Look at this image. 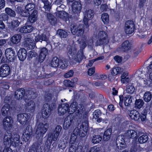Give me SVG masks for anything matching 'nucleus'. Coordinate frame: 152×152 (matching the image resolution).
I'll list each match as a JSON object with an SVG mask.
<instances>
[{"mask_svg":"<svg viewBox=\"0 0 152 152\" xmlns=\"http://www.w3.org/2000/svg\"><path fill=\"white\" fill-rule=\"evenodd\" d=\"M103 137L100 134L94 135L92 139V142L93 143L95 144L99 143L102 140Z\"/></svg>","mask_w":152,"mask_h":152,"instance_id":"obj_36","label":"nucleus"},{"mask_svg":"<svg viewBox=\"0 0 152 152\" xmlns=\"http://www.w3.org/2000/svg\"><path fill=\"white\" fill-rule=\"evenodd\" d=\"M34 27L32 25H28L26 23L25 25L21 27L19 31L21 33L26 34L31 33L33 30Z\"/></svg>","mask_w":152,"mask_h":152,"instance_id":"obj_25","label":"nucleus"},{"mask_svg":"<svg viewBox=\"0 0 152 152\" xmlns=\"http://www.w3.org/2000/svg\"><path fill=\"white\" fill-rule=\"evenodd\" d=\"M135 29V25L133 22L129 20L126 22L125 25V31L126 34H131Z\"/></svg>","mask_w":152,"mask_h":152,"instance_id":"obj_18","label":"nucleus"},{"mask_svg":"<svg viewBox=\"0 0 152 152\" xmlns=\"http://www.w3.org/2000/svg\"><path fill=\"white\" fill-rule=\"evenodd\" d=\"M130 134L129 136V138H130V139H137V132L135 131L134 130H130Z\"/></svg>","mask_w":152,"mask_h":152,"instance_id":"obj_47","label":"nucleus"},{"mask_svg":"<svg viewBox=\"0 0 152 152\" xmlns=\"http://www.w3.org/2000/svg\"><path fill=\"white\" fill-rule=\"evenodd\" d=\"M66 8L65 5L61 4L57 7L56 8L58 13L56 14L57 17L62 19V20L66 22V12L64 11Z\"/></svg>","mask_w":152,"mask_h":152,"instance_id":"obj_13","label":"nucleus"},{"mask_svg":"<svg viewBox=\"0 0 152 152\" xmlns=\"http://www.w3.org/2000/svg\"><path fill=\"white\" fill-rule=\"evenodd\" d=\"M37 55V53L34 50H31L28 53V58H32L33 57H35Z\"/></svg>","mask_w":152,"mask_h":152,"instance_id":"obj_48","label":"nucleus"},{"mask_svg":"<svg viewBox=\"0 0 152 152\" xmlns=\"http://www.w3.org/2000/svg\"><path fill=\"white\" fill-rule=\"evenodd\" d=\"M146 0H139L138 7L140 10H142L144 7Z\"/></svg>","mask_w":152,"mask_h":152,"instance_id":"obj_49","label":"nucleus"},{"mask_svg":"<svg viewBox=\"0 0 152 152\" xmlns=\"http://www.w3.org/2000/svg\"><path fill=\"white\" fill-rule=\"evenodd\" d=\"M95 72V68L94 67L90 68L88 69V74L89 76H91Z\"/></svg>","mask_w":152,"mask_h":152,"instance_id":"obj_53","label":"nucleus"},{"mask_svg":"<svg viewBox=\"0 0 152 152\" xmlns=\"http://www.w3.org/2000/svg\"><path fill=\"white\" fill-rule=\"evenodd\" d=\"M107 36V33L105 31H99L98 34L97 39L95 43L96 46L107 44L108 42L106 37Z\"/></svg>","mask_w":152,"mask_h":152,"instance_id":"obj_12","label":"nucleus"},{"mask_svg":"<svg viewBox=\"0 0 152 152\" xmlns=\"http://www.w3.org/2000/svg\"><path fill=\"white\" fill-rule=\"evenodd\" d=\"M53 82H54V81L51 79H49L45 81L44 83V85L48 86L51 84Z\"/></svg>","mask_w":152,"mask_h":152,"instance_id":"obj_58","label":"nucleus"},{"mask_svg":"<svg viewBox=\"0 0 152 152\" xmlns=\"http://www.w3.org/2000/svg\"><path fill=\"white\" fill-rule=\"evenodd\" d=\"M10 106L9 104H5L2 107L1 110L2 116L5 117L7 116L10 113L11 110L10 108Z\"/></svg>","mask_w":152,"mask_h":152,"instance_id":"obj_27","label":"nucleus"},{"mask_svg":"<svg viewBox=\"0 0 152 152\" xmlns=\"http://www.w3.org/2000/svg\"><path fill=\"white\" fill-rule=\"evenodd\" d=\"M152 82L149 80L145 79L144 80L143 83L144 84V87L147 88H149L151 87V85Z\"/></svg>","mask_w":152,"mask_h":152,"instance_id":"obj_52","label":"nucleus"},{"mask_svg":"<svg viewBox=\"0 0 152 152\" xmlns=\"http://www.w3.org/2000/svg\"><path fill=\"white\" fill-rule=\"evenodd\" d=\"M69 104L67 103V112L69 115H67V121L69 123L68 126L69 127L74 122L80 119L82 122L80 127V130L82 131V133L80 134L81 137L85 136L88 130V113L85 112L83 114L82 111L78 109L77 104V102H73L69 107Z\"/></svg>","mask_w":152,"mask_h":152,"instance_id":"obj_2","label":"nucleus"},{"mask_svg":"<svg viewBox=\"0 0 152 152\" xmlns=\"http://www.w3.org/2000/svg\"><path fill=\"white\" fill-rule=\"evenodd\" d=\"M16 11L17 12L21 15V14L23 12V9L21 6H18L16 9Z\"/></svg>","mask_w":152,"mask_h":152,"instance_id":"obj_55","label":"nucleus"},{"mask_svg":"<svg viewBox=\"0 0 152 152\" xmlns=\"http://www.w3.org/2000/svg\"><path fill=\"white\" fill-rule=\"evenodd\" d=\"M29 113H23L17 115L18 121L23 126H27L26 130H24L22 136V141L27 142L32 134L33 129L31 126L29 125L30 118Z\"/></svg>","mask_w":152,"mask_h":152,"instance_id":"obj_4","label":"nucleus"},{"mask_svg":"<svg viewBox=\"0 0 152 152\" xmlns=\"http://www.w3.org/2000/svg\"><path fill=\"white\" fill-rule=\"evenodd\" d=\"M27 102H26L25 105V110L27 112L31 113H33L34 111L35 106L34 102L31 100H29L28 99Z\"/></svg>","mask_w":152,"mask_h":152,"instance_id":"obj_23","label":"nucleus"},{"mask_svg":"<svg viewBox=\"0 0 152 152\" xmlns=\"http://www.w3.org/2000/svg\"><path fill=\"white\" fill-rule=\"evenodd\" d=\"M74 72L72 70H70L67 72V78L72 77L74 74Z\"/></svg>","mask_w":152,"mask_h":152,"instance_id":"obj_63","label":"nucleus"},{"mask_svg":"<svg viewBox=\"0 0 152 152\" xmlns=\"http://www.w3.org/2000/svg\"><path fill=\"white\" fill-rule=\"evenodd\" d=\"M144 104V102L142 99H136L134 104V107L136 109H140L142 107Z\"/></svg>","mask_w":152,"mask_h":152,"instance_id":"obj_34","label":"nucleus"},{"mask_svg":"<svg viewBox=\"0 0 152 152\" xmlns=\"http://www.w3.org/2000/svg\"><path fill=\"white\" fill-rule=\"evenodd\" d=\"M71 10H70L69 8V13L67 12V21H72L75 18H76L77 16H79L80 14L81 11L82 5L80 1H75L71 5Z\"/></svg>","mask_w":152,"mask_h":152,"instance_id":"obj_7","label":"nucleus"},{"mask_svg":"<svg viewBox=\"0 0 152 152\" xmlns=\"http://www.w3.org/2000/svg\"><path fill=\"white\" fill-rule=\"evenodd\" d=\"M107 109L110 111H113L115 109L114 107V105L112 104L109 105L107 107Z\"/></svg>","mask_w":152,"mask_h":152,"instance_id":"obj_64","label":"nucleus"},{"mask_svg":"<svg viewBox=\"0 0 152 152\" xmlns=\"http://www.w3.org/2000/svg\"><path fill=\"white\" fill-rule=\"evenodd\" d=\"M6 13L8 15L11 17H15L16 16L15 11L9 7H6L5 9Z\"/></svg>","mask_w":152,"mask_h":152,"instance_id":"obj_38","label":"nucleus"},{"mask_svg":"<svg viewBox=\"0 0 152 152\" xmlns=\"http://www.w3.org/2000/svg\"><path fill=\"white\" fill-rule=\"evenodd\" d=\"M5 25L3 21L0 20V33L5 28Z\"/></svg>","mask_w":152,"mask_h":152,"instance_id":"obj_57","label":"nucleus"},{"mask_svg":"<svg viewBox=\"0 0 152 152\" xmlns=\"http://www.w3.org/2000/svg\"><path fill=\"white\" fill-rule=\"evenodd\" d=\"M125 137V136L123 135H119L117 137L116 143L118 151L121 152L126 147Z\"/></svg>","mask_w":152,"mask_h":152,"instance_id":"obj_15","label":"nucleus"},{"mask_svg":"<svg viewBox=\"0 0 152 152\" xmlns=\"http://www.w3.org/2000/svg\"><path fill=\"white\" fill-rule=\"evenodd\" d=\"M5 5V1L4 0H0V10L4 8Z\"/></svg>","mask_w":152,"mask_h":152,"instance_id":"obj_62","label":"nucleus"},{"mask_svg":"<svg viewBox=\"0 0 152 152\" xmlns=\"http://www.w3.org/2000/svg\"><path fill=\"white\" fill-rule=\"evenodd\" d=\"M82 131L80 130V128H75L74 131L73 133L71 135L69 140V144H71L69 150V152H76L78 150V145L75 143L76 140L77 138V136H79L80 137H83L85 136L81 137L80 136V134L82 133Z\"/></svg>","mask_w":152,"mask_h":152,"instance_id":"obj_8","label":"nucleus"},{"mask_svg":"<svg viewBox=\"0 0 152 152\" xmlns=\"http://www.w3.org/2000/svg\"><path fill=\"white\" fill-rule=\"evenodd\" d=\"M58 112L60 116L64 115L66 113V103L59 104L58 109Z\"/></svg>","mask_w":152,"mask_h":152,"instance_id":"obj_30","label":"nucleus"},{"mask_svg":"<svg viewBox=\"0 0 152 152\" xmlns=\"http://www.w3.org/2000/svg\"><path fill=\"white\" fill-rule=\"evenodd\" d=\"M135 88L132 85L127 86L126 88V91L129 94H133L135 91Z\"/></svg>","mask_w":152,"mask_h":152,"instance_id":"obj_42","label":"nucleus"},{"mask_svg":"<svg viewBox=\"0 0 152 152\" xmlns=\"http://www.w3.org/2000/svg\"><path fill=\"white\" fill-rule=\"evenodd\" d=\"M39 55L36 58V59L38 63H42L45 59L48 53V49L45 47L41 48H39Z\"/></svg>","mask_w":152,"mask_h":152,"instance_id":"obj_17","label":"nucleus"},{"mask_svg":"<svg viewBox=\"0 0 152 152\" xmlns=\"http://www.w3.org/2000/svg\"><path fill=\"white\" fill-rule=\"evenodd\" d=\"M78 79L77 77H74L71 80V81L67 80V87L73 88L75 84L77 82Z\"/></svg>","mask_w":152,"mask_h":152,"instance_id":"obj_40","label":"nucleus"},{"mask_svg":"<svg viewBox=\"0 0 152 152\" xmlns=\"http://www.w3.org/2000/svg\"><path fill=\"white\" fill-rule=\"evenodd\" d=\"M129 77L122 78L121 79V81L123 83H128L129 81Z\"/></svg>","mask_w":152,"mask_h":152,"instance_id":"obj_60","label":"nucleus"},{"mask_svg":"<svg viewBox=\"0 0 152 152\" xmlns=\"http://www.w3.org/2000/svg\"><path fill=\"white\" fill-rule=\"evenodd\" d=\"M119 105L123 108V103L124 101V104L125 106H129L132 103L133 97L130 95H126L124 97L123 95H121L119 96Z\"/></svg>","mask_w":152,"mask_h":152,"instance_id":"obj_14","label":"nucleus"},{"mask_svg":"<svg viewBox=\"0 0 152 152\" xmlns=\"http://www.w3.org/2000/svg\"><path fill=\"white\" fill-rule=\"evenodd\" d=\"M35 40L36 42L40 40L47 41L48 40V38L45 34H42L41 35H38L37 36H36Z\"/></svg>","mask_w":152,"mask_h":152,"instance_id":"obj_35","label":"nucleus"},{"mask_svg":"<svg viewBox=\"0 0 152 152\" xmlns=\"http://www.w3.org/2000/svg\"><path fill=\"white\" fill-rule=\"evenodd\" d=\"M22 36L20 34H15L11 37L10 39V44L12 45L17 44L19 42Z\"/></svg>","mask_w":152,"mask_h":152,"instance_id":"obj_31","label":"nucleus"},{"mask_svg":"<svg viewBox=\"0 0 152 152\" xmlns=\"http://www.w3.org/2000/svg\"><path fill=\"white\" fill-rule=\"evenodd\" d=\"M132 47V43L128 40L124 41L119 47L121 51L123 52L127 53L130 50Z\"/></svg>","mask_w":152,"mask_h":152,"instance_id":"obj_20","label":"nucleus"},{"mask_svg":"<svg viewBox=\"0 0 152 152\" xmlns=\"http://www.w3.org/2000/svg\"><path fill=\"white\" fill-rule=\"evenodd\" d=\"M114 60L117 63H121L122 60V57L118 55H116L114 57Z\"/></svg>","mask_w":152,"mask_h":152,"instance_id":"obj_54","label":"nucleus"},{"mask_svg":"<svg viewBox=\"0 0 152 152\" xmlns=\"http://www.w3.org/2000/svg\"><path fill=\"white\" fill-rule=\"evenodd\" d=\"M0 76L2 77H5L8 76L10 72V66L7 64H4L0 67Z\"/></svg>","mask_w":152,"mask_h":152,"instance_id":"obj_22","label":"nucleus"},{"mask_svg":"<svg viewBox=\"0 0 152 152\" xmlns=\"http://www.w3.org/2000/svg\"><path fill=\"white\" fill-rule=\"evenodd\" d=\"M9 104L10 106V108L11 110H15L18 108L16 102L15 100H12Z\"/></svg>","mask_w":152,"mask_h":152,"instance_id":"obj_45","label":"nucleus"},{"mask_svg":"<svg viewBox=\"0 0 152 152\" xmlns=\"http://www.w3.org/2000/svg\"><path fill=\"white\" fill-rule=\"evenodd\" d=\"M87 18L89 19H91L94 16V12L92 10H88L86 12V15Z\"/></svg>","mask_w":152,"mask_h":152,"instance_id":"obj_46","label":"nucleus"},{"mask_svg":"<svg viewBox=\"0 0 152 152\" xmlns=\"http://www.w3.org/2000/svg\"><path fill=\"white\" fill-rule=\"evenodd\" d=\"M43 3L44 4V8L45 11H50L51 9V7L49 1L48 2Z\"/></svg>","mask_w":152,"mask_h":152,"instance_id":"obj_51","label":"nucleus"},{"mask_svg":"<svg viewBox=\"0 0 152 152\" xmlns=\"http://www.w3.org/2000/svg\"><path fill=\"white\" fill-rule=\"evenodd\" d=\"M52 98L51 94H50L45 96V100L48 103H45L43 105L41 110L42 116L44 121L43 122L39 123L38 125L35 132L37 141L34 143L31 146L28 152H49L50 150V145L49 146L48 143L45 142V144H47V145L45 147L44 151L43 152L42 151L41 145L42 142L43 135L48 128V119L56 106V101H52L51 100Z\"/></svg>","mask_w":152,"mask_h":152,"instance_id":"obj_1","label":"nucleus"},{"mask_svg":"<svg viewBox=\"0 0 152 152\" xmlns=\"http://www.w3.org/2000/svg\"><path fill=\"white\" fill-rule=\"evenodd\" d=\"M112 130L111 128L106 129L103 133L101 132L100 134L102 136L103 140L105 141H108L110 137Z\"/></svg>","mask_w":152,"mask_h":152,"instance_id":"obj_29","label":"nucleus"},{"mask_svg":"<svg viewBox=\"0 0 152 152\" xmlns=\"http://www.w3.org/2000/svg\"><path fill=\"white\" fill-rule=\"evenodd\" d=\"M38 11L36 10H34L28 17V21L31 23H35L37 20Z\"/></svg>","mask_w":152,"mask_h":152,"instance_id":"obj_26","label":"nucleus"},{"mask_svg":"<svg viewBox=\"0 0 152 152\" xmlns=\"http://www.w3.org/2000/svg\"><path fill=\"white\" fill-rule=\"evenodd\" d=\"M69 59V64L73 65L77 62L80 63L84 57L83 50L80 49L77 53V49L75 47L71 46L67 52Z\"/></svg>","mask_w":152,"mask_h":152,"instance_id":"obj_6","label":"nucleus"},{"mask_svg":"<svg viewBox=\"0 0 152 152\" xmlns=\"http://www.w3.org/2000/svg\"><path fill=\"white\" fill-rule=\"evenodd\" d=\"M57 33L61 38L66 37V31L63 30L59 29L57 30Z\"/></svg>","mask_w":152,"mask_h":152,"instance_id":"obj_44","label":"nucleus"},{"mask_svg":"<svg viewBox=\"0 0 152 152\" xmlns=\"http://www.w3.org/2000/svg\"><path fill=\"white\" fill-rule=\"evenodd\" d=\"M148 140V137L146 134H143L140 136L138 139L139 143L142 144L146 142Z\"/></svg>","mask_w":152,"mask_h":152,"instance_id":"obj_41","label":"nucleus"},{"mask_svg":"<svg viewBox=\"0 0 152 152\" xmlns=\"http://www.w3.org/2000/svg\"><path fill=\"white\" fill-rule=\"evenodd\" d=\"M6 41L5 39H0V48H3L6 45Z\"/></svg>","mask_w":152,"mask_h":152,"instance_id":"obj_56","label":"nucleus"},{"mask_svg":"<svg viewBox=\"0 0 152 152\" xmlns=\"http://www.w3.org/2000/svg\"><path fill=\"white\" fill-rule=\"evenodd\" d=\"M26 3L23 4L24 6H25V9L27 11L30 12L36 10L35 9V4L33 3H30V1L28 0V1Z\"/></svg>","mask_w":152,"mask_h":152,"instance_id":"obj_33","label":"nucleus"},{"mask_svg":"<svg viewBox=\"0 0 152 152\" xmlns=\"http://www.w3.org/2000/svg\"><path fill=\"white\" fill-rule=\"evenodd\" d=\"M9 18L8 15L7 14L2 13L0 15V19H1L3 21H7V22L8 23V20Z\"/></svg>","mask_w":152,"mask_h":152,"instance_id":"obj_50","label":"nucleus"},{"mask_svg":"<svg viewBox=\"0 0 152 152\" xmlns=\"http://www.w3.org/2000/svg\"><path fill=\"white\" fill-rule=\"evenodd\" d=\"M61 129V126L58 125L56 126L53 132L48 134L46 143H48L49 146L51 145L52 141L56 140Z\"/></svg>","mask_w":152,"mask_h":152,"instance_id":"obj_11","label":"nucleus"},{"mask_svg":"<svg viewBox=\"0 0 152 152\" xmlns=\"http://www.w3.org/2000/svg\"><path fill=\"white\" fill-rule=\"evenodd\" d=\"M47 17L50 24L52 26H55L57 23V20L56 17L50 13H47Z\"/></svg>","mask_w":152,"mask_h":152,"instance_id":"obj_32","label":"nucleus"},{"mask_svg":"<svg viewBox=\"0 0 152 152\" xmlns=\"http://www.w3.org/2000/svg\"><path fill=\"white\" fill-rule=\"evenodd\" d=\"M129 112V115L132 120L138 122L140 121V120L141 121L146 120L148 112L146 109H144L140 113L134 110H130Z\"/></svg>","mask_w":152,"mask_h":152,"instance_id":"obj_9","label":"nucleus"},{"mask_svg":"<svg viewBox=\"0 0 152 152\" xmlns=\"http://www.w3.org/2000/svg\"><path fill=\"white\" fill-rule=\"evenodd\" d=\"M18 57L21 61H23L27 56V50L24 48H21L17 53Z\"/></svg>","mask_w":152,"mask_h":152,"instance_id":"obj_24","label":"nucleus"},{"mask_svg":"<svg viewBox=\"0 0 152 152\" xmlns=\"http://www.w3.org/2000/svg\"><path fill=\"white\" fill-rule=\"evenodd\" d=\"M122 72V69L119 67H117L113 69L112 71V73L114 75H116L118 74H121Z\"/></svg>","mask_w":152,"mask_h":152,"instance_id":"obj_43","label":"nucleus"},{"mask_svg":"<svg viewBox=\"0 0 152 152\" xmlns=\"http://www.w3.org/2000/svg\"><path fill=\"white\" fill-rule=\"evenodd\" d=\"M13 122V119L10 116H6L3 120V127L6 131L4 138V145L10 144L16 147L19 145L20 137L18 134L15 133L12 134V133L11 130Z\"/></svg>","mask_w":152,"mask_h":152,"instance_id":"obj_3","label":"nucleus"},{"mask_svg":"<svg viewBox=\"0 0 152 152\" xmlns=\"http://www.w3.org/2000/svg\"><path fill=\"white\" fill-rule=\"evenodd\" d=\"M101 18L103 23L104 24H107L109 22V15L106 13H104L102 15Z\"/></svg>","mask_w":152,"mask_h":152,"instance_id":"obj_39","label":"nucleus"},{"mask_svg":"<svg viewBox=\"0 0 152 152\" xmlns=\"http://www.w3.org/2000/svg\"><path fill=\"white\" fill-rule=\"evenodd\" d=\"M129 77L122 78L121 79V81L123 83H128L129 81Z\"/></svg>","mask_w":152,"mask_h":152,"instance_id":"obj_61","label":"nucleus"},{"mask_svg":"<svg viewBox=\"0 0 152 152\" xmlns=\"http://www.w3.org/2000/svg\"><path fill=\"white\" fill-rule=\"evenodd\" d=\"M27 92L28 93V94H27V92H26L25 89L23 88H19L15 92L14 98L18 100L24 99L25 98L26 99L27 98L33 99L31 94H30V93H32V91H28Z\"/></svg>","mask_w":152,"mask_h":152,"instance_id":"obj_10","label":"nucleus"},{"mask_svg":"<svg viewBox=\"0 0 152 152\" xmlns=\"http://www.w3.org/2000/svg\"><path fill=\"white\" fill-rule=\"evenodd\" d=\"M50 65L51 67L56 68L60 66V68L64 69L66 68L65 64L60 65L61 62H59V58L56 56L53 57L50 61Z\"/></svg>","mask_w":152,"mask_h":152,"instance_id":"obj_19","label":"nucleus"},{"mask_svg":"<svg viewBox=\"0 0 152 152\" xmlns=\"http://www.w3.org/2000/svg\"><path fill=\"white\" fill-rule=\"evenodd\" d=\"M143 98L145 102H149L152 98V94L151 92L149 91L145 92L144 94Z\"/></svg>","mask_w":152,"mask_h":152,"instance_id":"obj_37","label":"nucleus"},{"mask_svg":"<svg viewBox=\"0 0 152 152\" xmlns=\"http://www.w3.org/2000/svg\"><path fill=\"white\" fill-rule=\"evenodd\" d=\"M5 55L7 59L10 62H14L16 58L15 51L11 48H7L5 50Z\"/></svg>","mask_w":152,"mask_h":152,"instance_id":"obj_16","label":"nucleus"},{"mask_svg":"<svg viewBox=\"0 0 152 152\" xmlns=\"http://www.w3.org/2000/svg\"><path fill=\"white\" fill-rule=\"evenodd\" d=\"M20 23V22L18 20H13L10 22L8 23V28L9 31L13 33L17 31L16 28Z\"/></svg>","mask_w":152,"mask_h":152,"instance_id":"obj_21","label":"nucleus"},{"mask_svg":"<svg viewBox=\"0 0 152 152\" xmlns=\"http://www.w3.org/2000/svg\"><path fill=\"white\" fill-rule=\"evenodd\" d=\"M30 13L27 11L23 10V12L21 15V16L24 17H28Z\"/></svg>","mask_w":152,"mask_h":152,"instance_id":"obj_59","label":"nucleus"},{"mask_svg":"<svg viewBox=\"0 0 152 152\" xmlns=\"http://www.w3.org/2000/svg\"><path fill=\"white\" fill-rule=\"evenodd\" d=\"M102 113L101 111L98 109L95 110L93 113V118L96 120V121L99 123L102 121V119L101 117Z\"/></svg>","mask_w":152,"mask_h":152,"instance_id":"obj_28","label":"nucleus"},{"mask_svg":"<svg viewBox=\"0 0 152 152\" xmlns=\"http://www.w3.org/2000/svg\"><path fill=\"white\" fill-rule=\"evenodd\" d=\"M90 20L88 19L86 16H85L83 20L84 24H80L77 27L72 24L70 25V30L72 33V34L76 35L78 37H81L82 45L84 47H86L87 45L86 44L87 38L85 36L83 37L82 36L83 34L84 31V25L87 26H88V20Z\"/></svg>","mask_w":152,"mask_h":152,"instance_id":"obj_5","label":"nucleus"}]
</instances>
